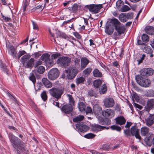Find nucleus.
Here are the masks:
<instances>
[{"label":"nucleus","mask_w":154,"mask_h":154,"mask_svg":"<svg viewBox=\"0 0 154 154\" xmlns=\"http://www.w3.org/2000/svg\"><path fill=\"white\" fill-rule=\"evenodd\" d=\"M9 137L13 146L15 148L18 154H19L21 152H23L24 153H27L28 151L24 146L22 144L19 145V143L20 142L19 139L15 137L11 133L9 134Z\"/></svg>","instance_id":"nucleus-1"},{"label":"nucleus","mask_w":154,"mask_h":154,"mask_svg":"<svg viewBox=\"0 0 154 154\" xmlns=\"http://www.w3.org/2000/svg\"><path fill=\"white\" fill-rule=\"evenodd\" d=\"M135 80L138 85L143 87H148L151 84V82L149 79L140 75L136 76Z\"/></svg>","instance_id":"nucleus-2"},{"label":"nucleus","mask_w":154,"mask_h":154,"mask_svg":"<svg viewBox=\"0 0 154 154\" xmlns=\"http://www.w3.org/2000/svg\"><path fill=\"white\" fill-rule=\"evenodd\" d=\"M31 56L29 54L24 55L21 58V62L25 68L31 69L34 65L35 61L33 58H31Z\"/></svg>","instance_id":"nucleus-3"},{"label":"nucleus","mask_w":154,"mask_h":154,"mask_svg":"<svg viewBox=\"0 0 154 154\" xmlns=\"http://www.w3.org/2000/svg\"><path fill=\"white\" fill-rule=\"evenodd\" d=\"M49 92L53 97L58 99L61 98L63 93V90L57 88H53L49 90Z\"/></svg>","instance_id":"nucleus-4"},{"label":"nucleus","mask_w":154,"mask_h":154,"mask_svg":"<svg viewBox=\"0 0 154 154\" xmlns=\"http://www.w3.org/2000/svg\"><path fill=\"white\" fill-rule=\"evenodd\" d=\"M71 60V58L69 57H63L59 58L57 61V63L60 66L66 67L69 65Z\"/></svg>","instance_id":"nucleus-5"},{"label":"nucleus","mask_w":154,"mask_h":154,"mask_svg":"<svg viewBox=\"0 0 154 154\" xmlns=\"http://www.w3.org/2000/svg\"><path fill=\"white\" fill-rule=\"evenodd\" d=\"M59 72L58 69L54 68L50 70L48 73V79L52 80L56 79L59 76Z\"/></svg>","instance_id":"nucleus-6"},{"label":"nucleus","mask_w":154,"mask_h":154,"mask_svg":"<svg viewBox=\"0 0 154 154\" xmlns=\"http://www.w3.org/2000/svg\"><path fill=\"white\" fill-rule=\"evenodd\" d=\"M66 71L67 77L70 79L74 78L78 72L76 68L74 67H69Z\"/></svg>","instance_id":"nucleus-7"},{"label":"nucleus","mask_w":154,"mask_h":154,"mask_svg":"<svg viewBox=\"0 0 154 154\" xmlns=\"http://www.w3.org/2000/svg\"><path fill=\"white\" fill-rule=\"evenodd\" d=\"M87 7L90 11L94 14L98 13L99 12L100 10L103 7L102 4H91L87 5Z\"/></svg>","instance_id":"nucleus-8"},{"label":"nucleus","mask_w":154,"mask_h":154,"mask_svg":"<svg viewBox=\"0 0 154 154\" xmlns=\"http://www.w3.org/2000/svg\"><path fill=\"white\" fill-rule=\"evenodd\" d=\"M154 73V70L150 68H144L140 71V75L143 77H148L152 75Z\"/></svg>","instance_id":"nucleus-9"},{"label":"nucleus","mask_w":154,"mask_h":154,"mask_svg":"<svg viewBox=\"0 0 154 154\" xmlns=\"http://www.w3.org/2000/svg\"><path fill=\"white\" fill-rule=\"evenodd\" d=\"M104 106L106 108L113 107L115 105V101L112 98L106 97L104 99L103 101Z\"/></svg>","instance_id":"nucleus-10"},{"label":"nucleus","mask_w":154,"mask_h":154,"mask_svg":"<svg viewBox=\"0 0 154 154\" xmlns=\"http://www.w3.org/2000/svg\"><path fill=\"white\" fill-rule=\"evenodd\" d=\"M114 114V111L110 109H106L102 112L103 116L106 118H111L113 117Z\"/></svg>","instance_id":"nucleus-11"},{"label":"nucleus","mask_w":154,"mask_h":154,"mask_svg":"<svg viewBox=\"0 0 154 154\" xmlns=\"http://www.w3.org/2000/svg\"><path fill=\"white\" fill-rule=\"evenodd\" d=\"M139 129L136 126H132L131 129V132L132 135L135 136L136 138L141 139V137L139 133Z\"/></svg>","instance_id":"nucleus-12"},{"label":"nucleus","mask_w":154,"mask_h":154,"mask_svg":"<svg viewBox=\"0 0 154 154\" xmlns=\"http://www.w3.org/2000/svg\"><path fill=\"white\" fill-rule=\"evenodd\" d=\"M114 26L112 25L110 22H107L105 26V32L108 35L112 34L114 31Z\"/></svg>","instance_id":"nucleus-13"},{"label":"nucleus","mask_w":154,"mask_h":154,"mask_svg":"<svg viewBox=\"0 0 154 154\" xmlns=\"http://www.w3.org/2000/svg\"><path fill=\"white\" fill-rule=\"evenodd\" d=\"M76 128L79 131L81 132H86L89 129L88 126L85 125L82 122L77 124Z\"/></svg>","instance_id":"nucleus-14"},{"label":"nucleus","mask_w":154,"mask_h":154,"mask_svg":"<svg viewBox=\"0 0 154 154\" xmlns=\"http://www.w3.org/2000/svg\"><path fill=\"white\" fill-rule=\"evenodd\" d=\"M109 128L107 127L102 126L98 124L93 125L91 128L92 130L94 132H97L102 130L106 129H108Z\"/></svg>","instance_id":"nucleus-15"},{"label":"nucleus","mask_w":154,"mask_h":154,"mask_svg":"<svg viewBox=\"0 0 154 154\" xmlns=\"http://www.w3.org/2000/svg\"><path fill=\"white\" fill-rule=\"evenodd\" d=\"M50 55L48 53H46L42 55L41 57V59L43 61L46 62V63L48 65L51 66L52 65L53 63L50 62Z\"/></svg>","instance_id":"nucleus-16"},{"label":"nucleus","mask_w":154,"mask_h":154,"mask_svg":"<svg viewBox=\"0 0 154 154\" xmlns=\"http://www.w3.org/2000/svg\"><path fill=\"white\" fill-rule=\"evenodd\" d=\"M72 106L71 105L66 104L63 105L61 108L62 111L65 113H69L73 110Z\"/></svg>","instance_id":"nucleus-17"},{"label":"nucleus","mask_w":154,"mask_h":154,"mask_svg":"<svg viewBox=\"0 0 154 154\" xmlns=\"http://www.w3.org/2000/svg\"><path fill=\"white\" fill-rule=\"evenodd\" d=\"M7 48L9 54H11L14 58H16L17 57L16 56L17 51L16 49L11 45L8 46H7Z\"/></svg>","instance_id":"nucleus-18"},{"label":"nucleus","mask_w":154,"mask_h":154,"mask_svg":"<svg viewBox=\"0 0 154 154\" xmlns=\"http://www.w3.org/2000/svg\"><path fill=\"white\" fill-rule=\"evenodd\" d=\"M154 123V115L149 114V116L146 119V124L147 126H151Z\"/></svg>","instance_id":"nucleus-19"},{"label":"nucleus","mask_w":154,"mask_h":154,"mask_svg":"<svg viewBox=\"0 0 154 154\" xmlns=\"http://www.w3.org/2000/svg\"><path fill=\"white\" fill-rule=\"evenodd\" d=\"M89 62L88 60L86 57H82L81 58V70L86 66Z\"/></svg>","instance_id":"nucleus-20"},{"label":"nucleus","mask_w":154,"mask_h":154,"mask_svg":"<svg viewBox=\"0 0 154 154\" xmlns=\"http://www.w3.org/2000/svg\"><path fill=\"white\" fill-rule=\"evenodd\" d=\"M42 84L47 88H50L52 86V83L46 78H43L42 79Z\"/></svg>","instance_id":"nucleus-21"},{"label":"nucleus","mask_w":154,"mask_h":154,"mask_svg":"<svg viewBox=\"0 0 154 154\" xmlns=\"http://www.w3.org/2000/svg\"><path fill=\"white\" fill-rule=\"evenodd\" d=\"M149 129L148 127L144 126L140 129L141 134L142 136H147L149 135Z\"/></svg>","instance_id":"nucleus-22"},{"label":"nucleus","mask_w":154,"mask_h":154,"mask_svg":"<svg viewBox=\"0 0 154 154\" xmlns=\"http://www.w3.org/2000/svg\"><path fill=\"white\" fill-rule=\"evenodd\" d=\"M154 107V99H152L149 100L147 103L146 109V111H149L150 109Z\"/></svg>","instance_id":"nucleus-23"},{"label":"nucleus","mask_w":154,"mask_h":154,"mask_svg":"<svg viewBox=\"0 0 154 154\" xmlns=\"http://www.w3.org/2000/svg\"><path fill=\"white\" fill-rule=\"evenodd\" d=\"M125 26H116L115 29L118 32V35H119L124 33L125 30Z\"/></svg>","instance_id":"nucleus-24"},{"label":"nucleus","mask_w":154,"mask_h":154,"mask_svg":"<svg viewBox=\"0 0 154 154\" xmlns=\"http://www.w3.org/2000/svg\"><path fill=\"white\" fill-rule=\"evenodd\" d=\"M116 123L120 125L125 124L126 122V120L123 116H120L117 117L115 119Z\"/></svg>","instance_id":"nucleus-25"},{"label":"nucleus","mask_w":154,"mask_h":154,"mask_svg":"<svg viewBox=\"0 0 154 154\" xmlns=\"http://www.w3.org/2000/svg\"><path fill=\"white\" fill-rule=\"evenodd\" d=\"M145 32L148 34L153 35L154 34V28L152 26H146L145 29Z\"/></svg>","instance_id":"nucleus-26"},{"label":"nucleus","mask_w":154,"mask_h":154,"mask_svg":"<svg viewBox=\"0 0 154 154\" xmlns=\"http://www.w3.org/2000/svg\"><path fill=\"white\" fill-rule=\"evenodd\" d=\"M93 111L94 113L97 115H99L101 113H102L103 111L102 108L98 106H94L93 108Z\"/></svg>","instance_id":"nucleus-27"},{"label":"nucleus","mask_w":154,"mask_h":154,"mask_svg":"<svg viewBox=\"0 0 154 154\" xmlns=\"http://www.w3.org/2000/svg\"><path fill=\"white\" fill-rule=\"evenodd\" d=\"M78 105L80 111L82 112H84L86 108V105L82 102L79 103Z\"/></svg>","instance_id":"nucleus-28"},{"label":"nucleus","mask_w":154,"mask_h":154,"mask_svg":"<svg viewBox=\"0 0 154 154\" xmlns=\"http://www.w3.org/2000/svg\"><path fill=\"white\" fill-rule=\"evenodd\" d=\"M93 76L96 77H101L102 76V73L97 69H94L93 72Z\"/></svg>","instance_id":"nucleus-29"},{"label":"nucleus","mask_w":154,"mask_h":154,"mask_svg":"<svg viewBox=\"0 0 154 154\" xmlns=\"http://www.w3.org/2000/svg\"><path fill=\"white\" fill-rule=\"evenodd\" d=\"M119 19L122 22H125L127 21V18L126 14H121L119 16Z\"/></svg>","instance_id":"nucleus-30"},{"label":"nucleus","mask_w":154,"mask_h":154,"mask_svg":"<svg viewBox=\"0 0 154 154\" xmlns=\"http://www.w3.org/2000/svg\"><path fill=\"white\" fill-rule=\"evenodd\" d=\"M107 91L106 86L105 84L102 85L99 90V93L101 94H105Z\"/></svg>","instance_id":"nucleus-31"},{"label":"nucleus","mask_w":154,"mask_h":154,"mask_svg":"<svg viewBox=\"0 0 154 154\" xmlns=\"http://www.w3.org/2000/svg\"><path fill=\"white\" fill-rule=\"evenodd\" d=\"M92 70V69L90 67L87 68L83 71V73L86 76H88L90 75Z\"/></svg>","instance_id":"nucleus-32"},{"label":"nucleus","mask_w":154,"mask_h":154,"mask_svg":"<svg viewBox=\"0 0 154 154\" xmlns=\"http://www.w3.org/2000/svg\"><path fill=\"white\" fill-rule=\"evenodd\" d=\"M102 83V82L100 80H96L93 82V85L94 87L98 88L101 85Z\"/></svg>","instance_id":"nucleus-33"},{"label":"nucleus","mask_w":154,"mask_h":154,"mask_svg":"<svg viewBox=\"0 0 154 154\" xmlns=\"http://www.w3.org/2000/svg\"><path fill=\"white\" fill-rule=\"evenodd\" d=\"M111 23L115 25V27L116 26H120L121 23L116 18H113L111 20Z\"/></svg>","instance_id":"nucleus-34"},{"label":"nucleus","mask_w":154,"mask_h":154,"mask_svg":"<svg viewBox=\"0 0 154 154\" xmlns=\"http://www.w3.org/2000/svg\"><path fill=\"white\" fill-rule=\"evenodd\" d=\"M84 118V116L82 115H79L76 117L73 118V121L74 122H78L82 120Z\"/></svg>","instance_id":"nucleus-35"},{"label":"nucleus","mask_w":154,"mask_h":154,"mask_svg":"<svg viewBox=\"0 0 154 154\" xmlns=\"http://www.w3.org/2000/svg\"><path fill=\"white\" fill-rule=\"evenodd\" d=\"M36 68V70L39 73L42 74L45 71V68L43 66H40Z\"/></svg>","instance_id":"nucleus-36"},{"label":"nucleus","mask_w":154,"mask_h":154,"mask_svg":"<svg viewBox=\"0 0 154 154\" xmlns=\"http://www.w3.org/2000/svg\"><path fill=\"white\" fill-rule=\"evenodd\" d=\"M0 67L1 70L2 71H4L7 74H8V70L6 68V65L5 64L1 63L0 64Z\"/></svg>","instance_id":"nucleus-37"},{"label":"nucleus","mask_w":154,"mask_h":154,"mask_svg":"<svg viewBox=\"0 0 154 154\" xmlns=\"http://www.w3.org/2000/svg\"><path fill=\"white\" fill-rule=\"evenodd\" d=\"M76 84L77 85L82 83L83 84L85 80L84 78L83 77H81L76 79Z\"/></svg>","instance_id":"nucleus-38"},{"label":"nucleus","mask_w":154,"mask_h":154,"mask_svg":"<svg viewBox=\"0 0 154 154\" xmlns=\"http://www.w3.org/2000/svg\"><path fill=\"white\" fill-rule=\"evenodd\" d=\"M67 96L68 97L69 100V103H70L69 105H71L72 106V105L74 104V100L72 96L70 94H68Z\"/></svg>","instance_id":"nucleus-39"},{"label":"nucleus","mask_w":154,"mask_h":154,"mask_svg":"<svg viewBox=\"0 0 154 154\" xmlns=\"http://www.w3.org/2000/svg\"><path fill=\"white\" fill-rule=\"evenodd\" d=\"M142 39L143 41L145 42H147L149 41V38L147 35L143 34L142 36Z\"/></svg>","instance_id":"nucleus-40"},{"label":"nucleus","mask_w":154,"mask_h":154,"mask_svg":"<svg viewBox=\"0 0 154 154\" xmlns=\"http://www.w3.org/2000/svg\"><path fill=\"white\" fill-rule=\"evenodd\" d=\"M7 93L10 99L14 101L16 103L18 104V102L15 97L13 96L9 92H7Z\"/></svg>","instance_id":"nucleus-41"},{"label":"nucleus","mask_w":154,"mask_h":154,"mask_svg":"<svg viewBox=\"0 0 154 154\" xmlns=\"http://www.w3.org/2000/svg\"><path fill=\"white\" fill-rule=\"evenodd\" d=\"M29 79L32 82L33 84H34L36 82L35 77L33 73H31L30 74Z\"/></svg>","instance_id":"nucleus-42"},{"label":"nucleus","mask_w":154,"mask_h":154,"mask_svg":"<svg viewBox=\"0 0 154 154\" xmlns=\"http://www.w3.org/2000/svg\"><path fill=\"white\" fill-rule=\"evenodd\" d=\"M110 128L112 130H115L118 131H120L121 130V128L117 125H113L111 126Z\"/></svg>","instance_id":"nucleus-43"},{"label":"nucleus","mask_w":154,"mask_h":154,"mask_svg":"<svg viewBox=\"0 0 154 154\" xmlns=\"http://www.w3.org/2000/svg\"><path fill=\"white\" fill-rule=\"evenodd\" d=\"M122 12H126L130 10V8L127 5H124L121 8Z\"/></svg>","instance_id":"nucleus-44"},{"label":"nucleus","mask_w":154,"mask_h":154,"mask_svg":"<svg viewBox=\"0 0 154 154\" xmlns=\"http://www.w3.org/2000/svg\"><path fill=\"white\" fill-rule=\"evenodd\" d=\"M41 96L42 99L44 101H45L47 99V95L45 91H43L42 93Z\"/></svg>","instance_id":"nucleus-45"},{"label":"nucleus","mask_w":154,"mask_h":154,"mask_svg":"<svg viewBox=\"0 0 154 154\" xmlns=\"http://www.w3.org/2000/svg\"><path fill=\"white\" fill-rule=\"evenodd\" d=\"M95 137V135L94 134L91 133H89L85 136V137L88 139L93 138Z\"/></svg>","instance_id":"nucleus-46"},{"label":"nucleus","mask_w":154,"mask_h":154,"mask_svg":"<svg viewBox=\"0 0 154 154\" xmlns=\"http://www.w3.org/2000/svg\"><path fill=\"white\" fill-rule=\"evenodd\" d=\"M26 54V52L24 51H20L17 54V58L18 59H20V57L22 55Z\"/></svg>","instance_id":"nucleus-47"},{"label":"nucleus","mask_w":154,"mask_h":154,"mask_svg":"<svg viewBox=\"0 0 154 154\" xmlns=\"http://www.w3.org/2000/svg\"><path fill=\"white\" fill-rule=\"evenodd\" d=\"M74 62L75 63V67H79L80 66V60L78 58H76L74 60Z\"/></svg>","instance_id":"nucleus-48"},{"label":"nucleus","mask_w":154,"mask_h":154,"mask_svg":"<svg viewBox=\"0 0 154 154\" xmlns=\"http://www.w3.org/2000/svg\"><path fill=\"white\" fill-rule=\"evenodd\" d=\"M42 62L40 60H38L36 61L35 64L34 65V67L36 68L37 67L39 66H38L42 64Z\"/></svg>","instance_id":"nucleus-49"},{"label":"nucleus","mask_w":154,"mask_h":154,"mask_svg":"<svg viewBox=\"0 0 154 154\" xmlns=\"http://www.w3.org/2000/svg\"><path fill=\"white\" fill-rule=\"evenodd\" d=\"M123 4V2L121 0H118L116 3V5L118 8H119Z\"/></svg>","instance_id":"nucleus-50"},{"label":"nucleus","mask_w":154,"mask_h":154,"mask_svg":"<svg viewBox=\"0 0 154 154\" xmlns=\"http://www.w3.org/2000/svg\"><path fill=\"white\" fill-rule=\"evenodd\" d=\"M92 112V110L91 107L89 106L86 107L85 111L84 112H85L86 114L88 113H91Z\"/></svg>","instance_id":"nucleus-51"},{"label":"nucleus","mask_w":154,"mask_h":154,"mask_svg":"<svg viewBox=\"0 0 154 154\" xmlns=\"http://www.w3.org/2000/svg\"><path fill=\"white\" fill-rule=\"evenodd\" d=\"M144 51L148 54H151L152 52V50L151 49L148 48H145L144 49Z\"/></svg>","instance_id":"nucleus-52"},{"label":"nucleus","mask_w":154,"mask_h":154,"mask_svg":"<svg viewBox=\"0 0 154 154\" xmlns=\"http://www.w3.org/2000/svg\"><path fill=\"white\" fill-rule=\"evenodd\" d=\"M60 55V54L59 53H56L53 54H52L51 57L52 59H56Z\"/></svg>","instance_id":"nucleus-53"},{"label":"nucleus","mask_w":154,"mask_h":154,"mask_svg":"<svg viewBox=\"0 0 154 154\" xmlns=\"http://www.w3.org/2000/svg\"><path fill=\"white\" fill-rule=\"evenodd\" d=\"M33 29H34L38 30V28L37 23L33 21H32Z\"/></svg>","instance_id":"nucleus-54"},{"label":"nucleus","mask_w":154,"mask_h":154,"mask_svg":"<svg viewBox=\"0 0 154 154\" xmlns=\"http://www.w3.org/2000/svg\"><path fill=\"white\" fill-rule=\"evenodd\" d=\"M95 94V92L93 90H91L88 92V94L91 97L94 96Z\"/></svg>","instance_id":"nucleus-55"},{"label":"nucleus","mask_w":154,"mask_h":154,"mask_svg":"<svg viewBox=\"0 0 154 154\" xmlns=\"http://www.w3.org/2000/svg\"><path fill=\"white\" fill-rule=\"evenodd\" d=\"M124 134L127 136H130V130L129 129H127L124 131Z\"/></svg>","instance_id":"nucleus-56"},{"label":"nucleus","mask_w":154,"mask_h":154,"mask_svg":"<svg viewBox=\"0 0 154 154\" xmlns=\"http://www.w3.org/2000/svg\"><path fill=\"white\" fill-rule=\"evenodd\" d=\"M2 16L3 19L5 20L6 21H9L11 20V19L10 17H6L3 15H2Z\"/></svg>","instance_id":"nucleus-57"},{"label":"nucleus","mask_w":154,"mask_h":154,"mask_svg":"<svg viewBox=\"0 0 154 154\" xmlns=\"http://www.w3.org/2000/svg\"><path fill=\"white\" fill-rule=\"evenodd\" d=\"M74 35L78 38L80 39L81 38V35L78 32H75L74 33Z\"/></svg>","instance_id":"nucleus-58"},{"label":"nucleus","mask_w":154,"mask_h":154,"mask_svg":"<svg viewBox=\"0 0 154 154\" xmlns=\"http://www.w3.org/2000/svg\"><path fill=\"white\" fill-rule=\"evenodd\" d=\"M134 105L136 107L140 109H142L143 108L142 106L136 103H134Z\"/></svg>","instance_id":"nucleus-59"},{"label":"nucleus","mask_w":154,"mask_h":154,"mask_svg":"<svg viewBox=\"0 0 154 154\" xmlns=\"http://www.w3.org/2000/svg\"><path fill=\"white\" fill-rule=\"evenodd\" d=\"M132 123L130 122H127L125 127L126 128H129L131 125Z\"/></svg>","instance_id":"nucleus-60"},{"label":"nucleus","mask_w":154,"mask_h":154,"mask_svg":"<svg viewBox=\"0 0 154 154\" xmlns=\"http://www.w3.org/2000/svg\"><path fill=\"white\" fill-rule=\"evenodd\" d=\"M113 65L114 66H116V67H119V64L117 62H115L113 63Z\"/></svg>","instance_id":"nucleus-61"},{"label":"nucleus","mask_w":154,"mask_h":154,"mask_svg":"<svg viewBox=\"0 0 154 154\" xmlns=\"http://www.w3.org/2000/svg\"><path fill=\"white\" fill-rule=\"evenodd\" d=\"M105 123L107 125H109L110 124L111 122L110 120H107L105 121Z\"/></svg>","instance_id":"nucleus-62"},{"label":"nucleus","mask_w":154,"mask_h":154,"mask_svg":"<svg viewBox=\"0 0 154 154\" xmlns=\"http://www.w3.org/2000/svg\"><path fill=\"white\" fill-rule=\"evenodd\" d=\"M29 0H24L23 1L24 5L27 6L28 5Z\"/></svg>","instance_id":"nucleus-63"},{"label":"nucleus","mask_w":154,"mask_h":154,"mask_svg":"<svg viewBox=\"0 0 154 154\" xmlns=\"http://www.w3.org/2000/svg\"><path fill=\"white\" fill-rule=\"evenodd\" d=\"M100 119L99 122L100 124L102 125H104V123L103 122V119L102 118H100Z\"/></svg>","instance_id":"nucleus-64"}]
</instances>
